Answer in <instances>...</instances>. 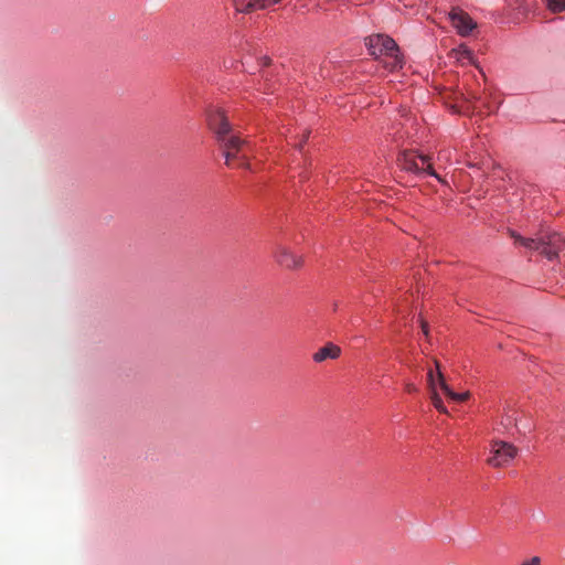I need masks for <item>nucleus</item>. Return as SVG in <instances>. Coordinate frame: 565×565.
Here are the masks:
<instances>
[{"label": "nucleus", "mask_w": 565, "mask_h": 565, "mask_svg": "<svg viewBox=\"0 0 565 565\" xmlns=\"http://www.w3.org/2000/svg\"><path fill=\"white\" fill-rule=\"evenodd\" d=\"M207 122L210 129L214 132L217 142L223 148V156L225 163L231 166V161L239 159V167L249 169L247 161V150H249V143L245 139H241L232 130V126L221 109H212L207 114Z\"/></svg>", "instance_id": "obj_1"}, {"label": "nucleus", "mask_w": 565, "mask_h": 565, "mask_svg": "<svg viewBox=\"0 0 565 565\" xmlns=\"http://www.w3.org/2000/svg\"><path fill=\"white\" fill-rule=\"evenodd\" d=\"M511 236L515 243L522 245L530 250H539L548 260H555L558 257V253L565 246L564 237L556 232L547 233L539 238L523 237L514 231H511Z\"/></svg>", "instance_id": "obj_2"}, {"label": "nucleus", "mask_w": 565, "mask_h": 565, "mask_svg": "<svg viewBox=\"0 0 565 565\" xmlns=\"http://www.w3.org/2000/svg\"><path fill=\"white\" fill-rule=\"evenodd\" d=\"M435 364H436V373L433 370H429L427 373L428 385H429V388L431 390V402L436 409H438L441 413H447V409L444 406L443 399L437 393L438 386L450 399H452L455 402L466 401L469 397V393L468 392L455 393L450 388V386L445 382L444 375L439 369V363L435 362Z\"/></svg>", "instance_id": "obj_3"}, {"label": "nucleus", "mask_w": 565, "mask_h": 565, "mask_svg": "<svg viewBox=\"0 0 565 565\" xmlns=\"http://www.w3.org/2000/svg\"><path fill=\"white\" fill-rule=\"evenodd\" d=\"M398 167L418 177L431 175L439 182H444L438 173L433 169L429 163V158L423 154H418L415 151H404L397 158Z\"/></svg>", "instance_id": "obj_4"}, {"label": "nucleus", "mask_w": 565, "mask_h": 565, "mask_svg": "<svg viewBox=\"0 0 565 565\" xmlns=\"http://www.w3.org/2000/svg\"><path fill=\"white\" fill-rule=\"evenodd\" d=\"M516 455L518 448L512 444L503 440H493L487 462L495 468L505 467L512 462Z\"/></svg>", "instance_id": "obj_5"}, {"label": "nucleus", "mask_w": 565, "mask_h": 565, "mask_svg": "<svg viewBox=\"0 0 565 565\" xmlns=\"http://www.w3.org/2000/svg\"><path fill=\"white\" fill-rule=\"evenodd\" d=\"M366 49L375 60L392 56L397 52L396 42L388 35L373 34L365 39Z\"/></svg>", "instance_id": "obj_6"}, {"label": "nucleus", "mask_w": 565, "mask_h": 565, "mask_svg": "<svg viewBox=\"0 0 565 565\" xmlns=\"http://www.w3.org/2000/svg\"><path fill=\"white\" fill-rule=\"evenodd\" d=\"M449 18L452 26L461 36L469 35L477 28V23L473 19L463 11L452 10L449 13Z\"/></svg>", "instance_id": "obj_7"}, {"label": "nucleus", "mask_w": 565, "mask_h": 565, "mask_svg": "<svg viewBox=\"0 0 565 565\" xmlns=\"http://www.w3.org/2000/svg\"><path fill=\"white\" fill-rule=\"evenodd\" d=\"M276 262L287 269H296L301 267L303 260L301 256L294 254L290 249L278 246L275 252Z\"/></svg>", "instance_id": "obj_8"}, {"label": "nucleus", "mask_w": 565, "mask_h": 565, "mask_svg": "<svg viewBox=\"0 0 565 565\" xmlns=\"http://www.w3.org/2000/svg\"><path fill=\"white\" fill-rule=\"evenodd\" d=\"M237 12L248 13L276 4L279 0H233Z\"/></svg>", "instance_id": "obj_9"}, {"label": "nucleus", "mask_w": 565, "mask_h": 565, "mask_svg": "<svg viewBox=\"0 0 565 565\" xmlns=\"http://www.w3.org/2000/svg\"><path fill=\"white\" fill-rule=\"evenodd\" d=\"M341 349L333 344V343H327L324 347L320 348L312 356L313 361L316 363H321L326 361L327 359H337L340 356Z\"/></svg>", "instance_id": "obj_10"}, {"label": "nucleus", "mask_w": 565, "mask_h": 565, "mask_svg": "<svg viewBox=\"0 0 565 565\" xmlns=\"http://www.w3.org/2000/svg\"><path fill=\"white\" fill-rule=\"evenodd\" d=\"M380 63L386 68L388 72L394 73L403 68L404 60L399 53V49L397 47V52H394L392 56H385L379 60Z\"/></svg>", "instance_id": "obj_11"}, {"label": "nucleus", "mask_w": 565, "mask_h": 565, "mask_svg": "<svg viewBox=\"0 0 565 565\" xmlns=\"http://www.w3.org/2000/svg\"><path fill=\"white\" fill-rule=\"evenodd\" d=\"M500 426L503 428L505 433H512L513 429L521 431L518 425L516 412L510 411L507 412L500 420Z\"/></svg>", "instance_id": "obj_12"}, {"label": "nucleus", "mask_w": 565, "mask_h": 565, "mask_svg": "<svg viewBox=\"0 0 565 565\" xmlns=\"http://www.w3.org/2000/svg\"><path fill=\"white\" fill-rule=\"evenodd\" d=\"M455 57L461 64H473L475 56L473 52L467 45H459L456 50H454Z\"/></svg>", "instance_id": "obj_13"}, {"label": "nucleus", "mask_w": 565, "mask_h": 565, "mask_svg": "<svg viewBox=\"0 0 565 565\" xmlns=\"http://www.w3.org/2000/svg\"><path fill=\"white\" fill-rule=\"evenodd\" d=\"M547 7L553 12H562L565 10V0H547Z\"/></svg>", "instance_id": "obj_14"}, {"label": "nucleus", "mask_w": 565, "mask_h": 565, "mask_svg": "<svg viewBox=\"0 0 565 565\" xmlns=\"http://www.w3.org/2000/svg\"><path fill=\"white\" fill-rule=\"evenodd\" d=\"M520 565H541V558L539 556H533L530 559L522 562Z\"/></svg>", "instance_id": "obj_15"}, {"label": "nucleus", "mask_w": 565, "mask_h": 565, "mask_svg": "<svg viewBox=\"0 0 565 565\" xmlns=\"http://www.w3.org/2000/svg\"><path fill=\"white\" fill-rule=\"evenodd\" d=\"M308 137H309V131H303L301 140L298 143H295V146L298 148V150H301V148H302L303 143L307 141Z\"/></svg>", "instance_id": "obj_16"}, {"label": "nucleus", "mask_w": 565, "mask_h": 565, "mask_svg": "<svg viewBox=\"0 0 565 565\" xmlns=\"http://www.w3.org/2000/svg\"><path fill=\"white\" fill-rule=\"evenodd\" d=\"M449 157H450V150H447V149L441 150V151L439 152V154H438V159H439V160H448V159H449Z\"/></svg>", "instance_id": "obj_17"}, {"label": "nucleus", "mask_w": 565, "mask_h": 565, "mask_svg": "<svg viewBox=\"0 0 565 565\" xmlns=\"http://www.w3.org/2000/svg\"><path fill=\"white\" fill-rule=\"evenodd\" d=\"M518 2V9L522 12V13H525L527 10H529V7L522 2V0H515Z\"/></svg>", "instance_id": "obj_18"}, {"label": "nucleus", "mask_w": 565, "mask_h": 565, "mask_svg": "<svg viewBox=\"0 0 565 565\" xmlns=\"http://www.w3.org/2000/svg\"><path fill=\"white\" fill-rule=\"evenodd\" d=\"M406 391L408 393H415V392H417V387H416V385L408 383V384H406Z\"/></svg>", "instance_id": "obj_19"}, {"label": "nucleus", "mask_w": 565, "mask_h": 565, "mask_svg": "<svg viewBox=\"0 0 565 565\" xmlns=\"http://www.w3.org/2000/svg\"><path fill=\"white\" fill-rule=\"evenodd\" d=\"M422 329H423L424 334L427 335L428 334V327H427V324L424 321H422Z\"/></svg>", "instance_id": "obj_20"}, {"label": "nucleus", "mask_w": 565, "mask_h": 565, "mask_svg": "<svg viewBox=\"0 0 565 565\" xmlns=\"http://www.w3.org/2000/svg\"><path fill=\"white\" fill-rule=\"evenodd\" d=\"M268 64V57H264V65Z\"/></svg>", "instance_id": "obj_21"}]
</instances>
